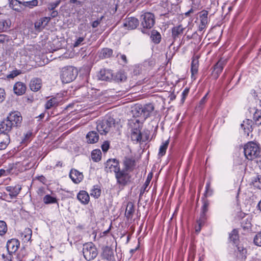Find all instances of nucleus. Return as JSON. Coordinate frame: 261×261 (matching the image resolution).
I'll list each match as a JSON object with an SVG mask.
<instances>
[{
    "label": "nucleus",
    "instance_id": "obj_53",
    "mask_svg": "<svg viewBox=\"0 0 261 261\" xmlns=\"http://www.w3.org/2000/svg\"><path fill=\"white\" fill-rule=\"evenodd\" d=\"M6 98V92L4 89L0 88V103L3 102Z\"/></svg>",
    "mask_w": 261,
    "mask_h": 261
},
{
    "label": "nucleus",
    "instance_id": "obj_15",
    "mask_svg": "<svg viewBox=\"0 0 261 261\" xmlns=\"http://www.w3.org/2000/svg\"><path fill=\"white\" fill-rule=\"evenodd\" d=\"M138 19L134 17H128L125 19L123 23V26L128 30H134L139 25Z\"/></svg>",
    "mask_w": 261,
    "mask_h": 261
},
{
    "label": "nucleus",
    "instance_id": "obj_27",
    "mask_svg": "<svg viewBox=\"0 0 261 261\" xmlns=\"http://www.w3.org/2000/svg\"><path fill=\"white\" fill-rule=\"evenodd\" d=\"M128 125L131 128V130H141L142 127V124L140 122V120L137 118L129 120Z\"/></svg>",
    "mask_w": 261,
    "mask_h": 261
},
{
    "label": "nucleus",
    "instance_id": "obj_44",
    "mask_svg": "<svg viewBox=\"0 0 261 261\" xmlns=\"http://www.w3.org/2000/svg\"><path fill=\"white\" fill-rule=\"evenodd\" d=\"M252 185L257 188H261V175H257L252 180Z\"/></svg>",
    "mask_w": 261,
    "mask_h": 261
},
{
    "label": "nucleus",
    "instance_id": "obj_6",
    "mask_svg": "<svg viewBox=\"0 0 261 261\" xmlns=\"http://www.w3.org/2000/svg\"><path fill=\"white\" fill-rule=\"evenodd\" d=\"M141 25L143 29H151L154 24L155 18L153 14L146 12L142 14L140 17Z\"/></svg>",
    "mask_w": 261,
    "mask_h": 261
},
{
    "label": "nucleus",
    "instance_id": "obj_2",
    "mask_svg": "<svg viewBox=\"0 0 261 261\" xmlns=\"http://www.w3.org/2000/svg\"><path fill=\"white\" fill-rule=\"evenodd\" d=\"M260 152L259 144L250 141L244 146V153L245 158L248 160H253L257 158Z\"/></svg>",
    "mask_w": 261,
    "mask_h": 261
},
{
    "label": "nucleus",
    "instance_id": "obj_9",
    "mask_svg": "<svg viewBox=\"0 0 261 261\" xmlns=\"http://www.w3.org/2000/svg\"><path fill=\"white\" fill-rule=\"evenodd\" d=\"M120 170L119 163L116 159H109L105 163L107 172H114L115 174Z\"/></svg>",
    "mask_w": 261,
    "mask_h": 261
},
{
    "label": "nucleus",
    "instance_id": "obj_19",
    "mask_svg": "<svg viewBox=\"0 0 261 261\" xmlns=\"http://www.w3.org/2000/svg\"><path fill=\"white\" fill-rule=\"evenodd\" d=\"M249 112L252 114V118L253 121L258 126L261 125V110L256 108H250Z\"/></svg>",
    "mask_w": 261,
    "mask_h": 261
},
{
    "label": "nucleus",
    "instance_id": "obj_13",
    "mask_svg": "<svg viewBox=\"0 0 261 261\" xmlns=\"http://www.w3.org/2000/svg\"><path fill=\"white\" fill-rule=\"evenodd\" d=\"M6 190L9 192V195L11 199L16 198L21 190V186L17 184L14 186H9L6 187Z\"/></svg>",
    "mask_w": 261,
    "mask_h": 261
},
{
    "label": "nucleus",
    "instance_id": "obj_33",
    "mask_svg": "<svg viewBox=\"0 0 261 261\" xmlns=\"http://www.w3.org/2000/svg\"><path fill=\"white\" fill-rule=\"evenodd\" d=\"M9 6L11 8L14 10L20 12L21 10V5H22V3L18 0H9Z\"/></svg>",
    "mask_w": 261,
    "mask_h": 261
},
{
    "label": "nucleus",
    "instance_id": "obj_16",
    "mask_svg": "<svg viewBox=\"0 0 261 261\" xmlns=\"http://www.w3.org/2000/svg\"><path fill=\"white\" fill-rule=\"evenodd\" d=\"M69 177L74 183L79 184L83 180L84 176L82 172L75 169H72L69 173Z\"/></svg>",
    "mask_w": 261,
    "mask_h": 261
},
{
    "label": "nucleus",
    "instance_id": "obj_35",
    "mask_svg": "<svg viewBox=\"0 0 261 261\" xmlns=\"http://www.w3.org/2000/svg\"><path fill=\"white\" fill-rule=\"evenodd\" d=\"M59 100L56 97H53L47 101L45 105L46 109H50L52 108L58 106L59 104Z\"/></svg>",
    "mask_w": 261,
    "mask_h": 261
},
{
    "label": "nucleus",
    "instance_id": "obj_54",
    "mask_svg": "<svg viewBox=\"0 0 261 261\" xmlns=\"http://www.w3.org/2000/svg\"><path fill=\"white\" fill-rule=\"evenodd\" d=\"M110 147V143L108 141H105L101 145V149L103 152H107Z\"/></svg>",
    "mask_w": 261,
    "mask_h": 261
},
{
    "label": "nucleus",
    "instance_id": "obj_58",
    "mask_svg": "<svg viewBox=\"0 0 261 261\" xmlns=\"http://www.w3.org/2000/svg\"><path fill=\"white\" fill-rule=\"evenodd\" d=\"M248 216H249L247 215H246L245 213H242V212H240L238 215V218L241 219V220H242L243 219H244Z\"/></svg>",
    "mask_w": 261,
    "mask_h": 261
},
{
    "label": "nucleus",
    "instance_id": "obj_50",
    "mask_svg": "<svg viewBox=\"0 0 261 261\" xmlns=\"http://www.w3.org/2000/svg\"><path fill=\"white\" fill-rule=\"evenodd\" d=\"M61 0H56L55 2L50 3L47 5V8L49 10H54L61 3Z\"/></svg>",
    "mask_w": 261,
    "mask_h": 261
},
{
    "label": "nucleus",
    "instance_id": "obj_36",
    "mask_svg": "<svg viewBox=\"0 0 261 261\" xmlns=\"http://www.w3.org/2000/svg\"><path fill=\"white\" fill-rule=\"evenodd\" d=\"M134 212L135 208L134 204L132 202H128L125 212L126 217L127 219L132 218Z\"/></svg>",
    "mask_w": 261,
    "mask_h": 261
},
{
    "label": "nucleus",
    "instance_id": "obj_38",
    "mask_svg": "<svg viewBox=\"0 0 261 261\" xmlns=\"http://www.w3.org/2000/svg\"><path fill=\"white\" fill-rule=\"evenodd\" d=\"M241 227L244 229H249L251 228V218L250 216H248L246 218L243 219L241 221Z\"/></svg>",
    "mask_w": 261,
    "mask_h": 261
},
{
    "label": "nucleus",
    "instance_id": "obj_3",
    "mask_svg": "<svg viewBox=\"0 0 261 261\" xmlns=\"http://www.w3.org/2000/svg\"><path fill=\"white\" fill-rule=\"evenodd\" d=\"M77 70L72 66L62 68L60 78L63 83H69L73 81L77 75Z\"/></svg>",
    "mask_w": 261,
    "mask_h": 261
},
{
    "label": "nucleus",
    "instance_id": "obj_34",
    "mask_svg": "<svg viewBox=\"0 0 261 261\" xmlns=\"http://www.w3.org/2000/svg\"><path fill=\"white\" fill-rule=\"evenodd\" d=\"M150 38L154 43L159 44L161 40V35L159 32L153 30L151 32Z\"/></svg>",
    "mask_w": 261,
    "mask_h": 261
},
{
    "label": "nucleus",
    "instance_id": "obj_25",
    "mask_svg": "<svg viewBox=\"0 0 261 261\" xmlns=\"http://www.w3.org/2000/svg\"><path fill=\"white\" fill-rule=\"evenodd\" d=\"M10 141L9 134L0 133V150L5 149Z\"/></svg>",
    "mask_w": 261,
    "mask_h": 261
},
{
    "label": "nucleus",
    "instance_id": "obj_39",
    "mask_svg": "<svg viewBox=\"0 0 261 261\" xmlns=\"http://www.w3.org/2000/svg\"><path fill=\"white\" fill-rule=\"evenodd\" d=\"M126 79V76L124 73L122 72H118L116 73L115 75H113V79L114 81L117 82H122Z\"/></svg>",
    "mask_w": 261,
    "mask_h": 261
},
{
    "label": "nucleus",
    "instance_id": "obj_30",
    "mask_svg": "<svg viewBox=\"0 0 261 261\" xmlns=\"http://www.w3.org/2000/svg\"><path fill=\"white\" fill-rule=\"evenodd\" d=\"M101 193V190L99 186L94 185L90 190V195L95 199L98 198Z\"/></svg>",
    "mask_w": 261,
    "mask_h": 261
},
{
    "label": "nucleus",
    "instance_id": "obj_31",
    "mask_svg": "<svg viewBox=\"0 0 261 261\" xmlns=\"http://www.w3.org/2000/svg\"><path fill=\"white\" fill-rule=\"evenodd\" d=\"M184 30V28L181 25L173 27L172 29V36L173 38L175 39L179 35H181L183 34Z\"/></svg>",
    "mask_w": 261,
    "mask_h": 261
},
{
    "label": "nucleus",
    "instance_id": "obj_17",
    "mask_svg": "<svg viewBox=\"0 0 261 261\" xmlns=\"http://www.w3.org/2000/svg\"><path fill=\"white\" fill-rule=\"evenodd\" d=\"M50 20V17H44L40 18L35 23V29L37 31L40 32L48 24Z\"/></svg>",
    "mask_w": 261,
    "mask_h": 261
},
{
    "label": "nucleus",
    "instance_id": "obj_59",
    "mask_svg": "<svg viewBox=\"0 0 261 261\" xmlns=\"http://www.w3.org/2000/svg\"><path fill=\"white\" fill-rule=\"evenodd\" d=\"M208 12L206 10H203L201 12V14L200 17L207 18Z\"/></svg>",
    "mask_w": 261,
    "mask_h": 261
},
{
    "label": "nucleus",
    "instance_id": "obj_18",
    "mask_svg": "<svg viewBox=\"0 0 261 261\" xmlns=\"http://www.w3.org/2000/svg\"><path fill=\"white\" fill-rule=\"evenodd\" d=\"M19 246V241L15 239L9 240L7 243V248L9 254L15 252Z\"/></svg>",
    "mask_w": 261,
    "mask_h": 261
},
{
    "label": "nucleus",
    "instance_id": "obj_12",
    "mask_svg": "<svg viewBox=\"0 0 261 261\" xmlns=\"http://www.w3.org/2000/svg\"><path fill=\"white\" fill-rule=\"evenodd\" d=\"M97 77L101 81H110L113 79V74L111 70L102 69L99 71Z\"/></svg>",
    "mask_w": 261,
    "mask_h": 261
},
{
    "label": "nucleus",
    "instance_id": "obj_5",
    "mask_svg": "<svg viewBox=\"0 0 261 261\" xmlns=\"http://www.w3.org/2000/svg\"><path fill=\"white\" fill-rule=\"evenodd\" d=\"M115 120L109 117L107 120L100 121L97 125V130L101 135H106L111 129L115 127Z\"/></svg>",
    "mask_w": 261,
    "mask_h": 261
},
{
    "label": "nucleus",
    "instance_id": "obj_26",
    "mask_svg": "<svg viewBox=\"0 0 261 261\" xmlns=\"http://www.w3.org/2000/svg\"><path fill=\"white\" fill-rule=\"evenodd\" d=\"M13 90L16 94L21 95L25 93L26 86L22 82H17L14 86Z\"/></svg>",
    "mask_w": 261,
    "mask_h": 261
},
{
    "label": "nucleus",
    "instance_id": "obj_57",
    "mask_svg": "<svg viewBox=\"0 0 261 261\" xmlns=\"http://www.w3.org/2000/svg\"><path fill=\"white\" fill-rule=\"evenodd\" d=\"M102 18H103V16H102L101 17L100 20H97L94 21L92 22V27L93 28H96L99 24V23L100 22V21H101V20L102 19Z\"/></svg>",
    "mask_w": 261,
    "mask_h": 261
},
{
    "label": "nucleus",
    "instance_id": "obj_11",
    "mask_svg": "<svg viewBox=\"0 0 261 261\" xmlns=\"http://www.w3.org/2000/svg\"><path fill=\"white\" fill-rule=\"evenodd\" d=\"M102 258L108 261H115L114 251L112 248L109 246H105L102 248L101 253Z\"/></svg>",
    "mask_w": 261,
    "mask_h": 261
},
{
    "label": "nucleus",
    "instance_id": "obj_41",
    "mask_svg": "<svg viewBox=\"0 0 261 261\" xmlns=\"http://www.w3.org/2000/svg\"><path fill=\"white\" fill-rule=\"evenodd\" d=\"M101 152L99 149H95L91 153L92 159L94 162H98L101 159Z\"/></svg>",
    "mask_w": 261,
    "mask_h": 261
},
{
    "label": "nucleus",
    "instance_id": "obj_28",
    "mask_svg": "<svg viewBox=\"0 0 261 261\" xmlns=\"http://www.w3.org/2000/svg\"><path fill=\"white\" fill-rule=\"evenodd\" d=\"M87 142L89 143L93 144L96 143L99 139V136L95 131H91L88 133L86 136Z\"/></svg>",
    "mask_w": 261,
    "mask_h": 261
},
{
    "label": "nucleus",
    "instance_id": "obj_22",
    "mask_svg": "<svg viewBox=\"0 0 261 261\" xmlns=\"http://www.w3.org/2000/svg\"><path fill=\"white\" fill-rule=\"evenodd\" d=\"M77 199L80 202L84 205L87 204L90 201V197L88 193L84 190L80 191L77 194Z\"/></svg>",
    "mask_w": 261,
    "mask_h": 261
},
{
    "label": "nucleus",
    "instance_id": "obj_52",
    "mask_svg": "<svg viewBox=\"0 0 261 261\" xmlns=\"http://www.w3.org/2000/svg\"><path fill=\"white\" fill-rule=\"evenodd\" d=\"M21 72L19 70H14L11 72V73L7 75V77L9 79H13L17 75H19Z\"/></svg>",
    "mask_w": 261,
    "mask_h": 261
},
{
    "label": "nucleus",
    "instance_id": "obj_42",
    "mask_svg": "<svg viewBox=\"0 0 261 261\" xmlns=\"http://www.w3.org/2000/svg\"><path fill=\"white\" fill-rule=\"evenodd\" d=\"M168 144H169V140H167L162 143V144L160 147L159 152V155L163 156L166 153V150L167 149Z\"/></svg>",
    "mask_w": 261,
    "mask_h": 261
},
{
    "label": "nucleus",
    "instance_id": "obj_1",
    "mask_svg": "<svg viewBox=\"0 0 261 261\" xmlns=\"http://www.w3.org/2000/svg\"><path fill=\"white\" fill-rule=\"evenodd\" d=\"M22 116L20 112H11L7 118L0 123V133L9 134L14 127L19 126L22 122Z\"/></svg>",
    "mask_w": 261,
    "mask_h": 261
},
{
    "label": "nucleus",
    "instance_id": "obj_60",
    "mask_svg": "<svg viewBox=\"0 0 261 261\" xmlns=\"http://www.w3.org/2000/svg\"><path fill=\"white\" fill-rule=\"evenodd\" d=\"M207 95H208V93H207L200 100V103L201 105H202L203 103H204L206 100V98H207Z\"/></svg>",
    "mask_w": 261,
    "mask_h": 261
},
{
    "label": "nucleus",
    "instance_id": "obj_64",
    "mask_svg": "<svg viewBox=\"0 0 261 261\" xmlns=\"http://www.w3.org/2000/svg\"><path fill=\"white\" fill-rule=\"evenodd\" d=\"M256 163L258 165L259 168L261 169V157H259L256 160Z\"/></svg>",
    "mask_w": 261,
    "mask_h": 261
},
{
    "label": "nucleus",
    "instance_id": "obj_32",
    "mask_svg": "<svg viewBox=\"0 0 261 261\" xmlns=\"http://www.w3.org/2000/svg\"><path fill=\"white\" fill-rule=\"evenodd\" d=\"M229 241L238 247V242L239 241L238 231L236 229H234L229 234Z\"/></svg>",
    "mask_w": 261,
    "mask_h": 261
},
{
    "label": "nucleus",
    "instance_id": "obj_46",
    "mask_svg": "<svg viewBox=\"0 0 261 261\" xmlns=\"http://www.w3.org/2000/svg\"><path fill=\"white\" fill-rule=\"evenodd\" d=\"M7 231V225L4 221H0V236H4Z\"/></svg>",
    "mask_w": 261,
    "mask_h": 261
},
{
    "label": "nucleus",
    "instance_id": "obj_24",
    "mask_svg": "<svg viewBox=\"0 0 261 261\" xmlns=\"http://www.w3.org/2000/svg\"><path fill=\"white\" fill-rule=\"evenodd\" d=\"M42 86V80L39 78H34L30 83V89L34 92H37L40 89Z\"/></svg>",
    "mask_w": 261,
    "mask_h": 261
},
{
    "label": "nucleus",
    "instance_id": "obj_61",
    "mask_svg": "<svg viewBox=\"0 0 261 261\" xmlns=\"http://www.w3.org/2000/svg\"><path fill=\"white\" fill-rule=\"evenodd\" d=\"M211 186V182L210 181H207L205 186V193L208 194V189L210 188Z\"/></svg>",
    "mask_w": 261,
    "mask_h": 261
},
{
    "label": "nucleus",
    "instance_id": "obj_45",
    "mask_svg": "<svg viewBox=\"0 0 261 261\" xmlns=\"http://www.w3.org/2000/svg\"><path fill=\"white\" fill-rule=\"evenodd\" d=\"M38 4V0H32L31 1L23 2L22 3V5L25 7L33 8L34 7L37 6Z\"/></svg>",
    "mask_w": 261,
    "mask_h": 261
},
{
    "label": "nucleus",
    "instance_id": "obj_47",
    "mask_svg": "<svg viewBox=\"0 0 261 261\" xmlns=\"http://www.w3.org/2000/svg\"><path fill=\"white\" fill-rule=\"evenodd\" d=\"M207 219L206 214L201 212L199 219L197 220V223L199 225H204Z\"/></svg>",
    "mask_w": 261,
    "mask_h": 261
},
{
    "label": "nucleus",
    "instance_id": "obj_62",
    "mask_svg": "<svg viewBox=\"0 0 261 261\" xmlns=\"http://www.w3.org/2000/svg\"><path fill=\"white\" fill-rule=\"evenodd\" d=\"M200 23L203 24H207L208 22V19L206 18L200 17Z\"/></svg>",
    "mask_w": 261,
    "mask_h": 261
},
{
    "label": "nucleus",
    "instance_id": "obj_56",
    "mask_svg": "<svg viewBox=\"0 0 261 261\" xmlns=\"http://www.w3.org/2000/svg\"><path fill=\"white\" fill-rule=\"evenodd\" d=\"M189 93V88H185L184 90L182 92V100H185L186 97L188 96V94Z\"/></svg>",
    "mask_w": 261,
    "mask_h": 261
},
{
    "label": "nucleus",
    "instance_id": "obj_20",
    "mask_svg": "<svg viewBox=\"0 0 261 261\" xmlns=\"http://www.w3.org/2000/svg\"><path fill=\"white\" fill-rule=\"evenodd\" d=\"M135 160L133 158L125 157L123 160L124 169L127 171H132L135 166Z\"/></svg>",
    "mask_w": 261,
    "mask_h": 261
},
{
    "label": "nucleus",
    "instance_id": "obj_51",
    "mask_svg": "<svg viewBox=\"0 0 261 261\" xmlns=\"http://www.w3.org/2000/svg\"><path fill=\"white\" fill-rule=\"evenodd\" d=\"M254 243L256 245L261 246V231L257 233L254 238Z\"/></svg>",
    "mask_w": 261,
    "mask_h": 261
},
{
    "label": "nucleus",
    "instance_id": "obj_29",
    "mask_svg": "<svg viewBox=\"0 0 261 261\" xmlns=\"http://www.w3.org/2000/svg\"><path fill=\"white\" fill-rule=\"evenodd\" d=\"M11 24V22L9 19H0V32H4L7 31L10 29Z\"/></svg>",
    "mask_w": 261,
    "mask_h": 261
},
{
    "label": "nucleus",
    "instance_id": "obj_21",
    "mask_svg": "<svg viewBox=\"0 0 261 261\" xmlns=\"http://www.w3.org/2000/svg\"><path fill=\"white\" fill-rule=\"evenodd\" d=\"M199 67L198 57L197 56L194 57L191 65V78L193 80L196 79V75L198 73Z\"/></svg>",
    "mask_w": 261,
    "mask_h": 261
},
{
    "label": "nucleus",
    "instance_id": "obj_55",
    "mask_svg": "<svg viewBox=\"0 0 261 261\" xmlns=\"http://www.w3.org/2000/svg\"><path fill=\"white\" fill-rule=\"evenodd\" d=\"M84 40V37H79L74 42V47H77L79 46L81 43L83 42V41Z\"/></svg>",
    "mask_w": 261,
    "mask_h": 261
},
{
    "label": "nucleus",
    "instance_id": "obj_23",
    "mask_svg": "<svg viewBox=\"0 0 261 261\" xmlns=\"http://www.w3.org/2000/svg\"><path fill=\"white\" fill-rule=\"evenodd\" d=\"M154 107L152 104L148 103L142 106L141 113H143V120H145L150 116L151 113L153 111Z\"/></svg>",
    "mask_w": 261,
    "mask_h": 261
},
{
    "label": "nucleus",
    "instance_id": "obj_43",
    "mask_svg": "<svg viewBox=\"0 0 261 261\" xmlns=\"http://www.w3.org/2000/svg\"><path fill=\"white\" fill-rule=\"evenodd\" d=\"M141 109L142 105L136 106L133 112L136 117H140L143 120V113H141Z\"/></svg>",
    "mask_w": 261,
    "mask_h": 261
},
{
    "label": "nucleus",
    "instance_id": "obj_10",
    "mask_svg": "<svg viewBox=\"0 0 261 261\" xmlns=\"http://www.w3.org/2000/svg\"><path fill=\"white\" fill-rule=\"evenodd\" d=\"M130 138L132 141L135 143H140L141 141L145 142L148 139V134L146 133L145 135L142 134L141 130H130Z\"/></svg>",
    "mask_w": 261,
    "mask_h": 261
},
{
    "label": "nucleus",
    "instance_id": "obj_8",
    "mask_svg": "<svg viewBox=\"0 0 261 261\" xmlns=\"http://www.w3.org/2000/svg\"><path fill=\"white\" fill-rule=\"evenodd\" d=\"M127 172V171L123 169L120 170L115 174L117 182L121 186H125L129 181L130 176Z\"/></svg>",
    "mask_w": 261,
    "mask_h": 261
},
{
    "label": "nucleus",
    "instance_id": "obj_37",
    "mask_svg": "<svg viewBox=\"0 0 261 261\" xmlns=\"http://www.w3.org/2000/svg\"><path fill=\"white\" fill-rule=\"evenodd\" d=\"M113 54V50L109 48H102L99 53V57L102 59L108 58Z\"/></svg>",
    "mask_w": 261,
    "mask_h": 261
},
{
    "label": "nucleus",
    "instance_id": "obj_63",
    "mask_svg": "<svg viewBox=\"0 0 261 261\" xmlns=\"http://www.w3.org/2000/svg\"><path fill=\"white\" fill-rule=\"evenodd\" d=\"M206 25V24H203V23H200V25L199 26L198 30L199 31H203L205 28Z\"/></svg>",
    "mask_w": 261,
    "mask_h": 261
},
{
    "label": "nucleus",
    "instance_id": "obj_4",
    "mask_svg": "<svg viewBox=\"0 0 261 261\" xmlns=\"http://www.w3.org/2000/svg\"><path fill=\"white\" fill-rule=\"evenodd\" d=\"M82 251L85 259L87 261L94 259L98 255L97 249L92 242L84 244Z\"/></svg>",
    "mask_w": 261,
    "mask_h": 261
},
{
    "label": "nucleus",
    "instance_id": "obj_49",
    "mask_svg": "<svg viewBox=\"0 0 261 261\" xmlns=\"http://www.w3.org/2000/svg\"><path fill=\"white\" fill-rule=\"evenodd\" d=\"M210 205L209 201L207 199L203 200L202 205L201 207V213H205L208 211V206Z\"/></svg>",
    "mask_w": 261,
    "mask_h": 261
},
{
    "label": "nucleus",
    "instance_id": "obj_14",
    "mask_svg": "<svg viewBox=\"0 0 261 261\" xmlns=\"http://www.w3.org/2000/svg\"><path fill=\"white\" fill-rule=\"evenodd\" d=\"M253 121L252 120L246 119L241 124V127L243 130L244 135L248 137L250 133L253 130Z\"/></svg>",
    "mask_w": 261,
    "mask_h": 261
},
{
    "label": "nucleus",
    "instance_id": "obj_40",
    "mask_svg": "<svg viewBox=\"0 0 261 261\" xmlns=\"http://www.w3.org/2000/svg\"><path fill=\"white\" fill-rule=\"evenodd\" d=\"M43 202L46 204L58 203L57 198L50 196L49 194L45 195L43 197Z\"/></svg>",
    "mask_w": 261,
    "mask_h": 261
},
{
    "label": "nucleus",
    "instance_id": "obj_7",
    "mask_svg": "<svg viewBox=\"0 0 261 261\" xmlns=\"http://www.w3.org/2000/svg\"><path fill=\"white\" fill-rule=\"evenodd\" d=\"M227 62L226 59L221 58L212 68V71L211 75L215 80L219 77L224 66L226 65Z\"/></svg>",
    "mask_w": 261,
    "mask_h": 261
},
{
    "label": "nucleus",
    "instance_id": "obj_48",
    "mask_svg": "<svg viewBox=\"0 0 261 261\" xmlns=\"http://www.w3.org/2000/svg\"><path fill=\"white\" fill-rule=\"evenodd\" d=\"M32 233V230L29 228H26L24 229L22 234L23 235L26 240L29 241L31 238Z\"/></svg>",
    "mask_w": 261,
    "mask_h": 261
}]
</instances>
